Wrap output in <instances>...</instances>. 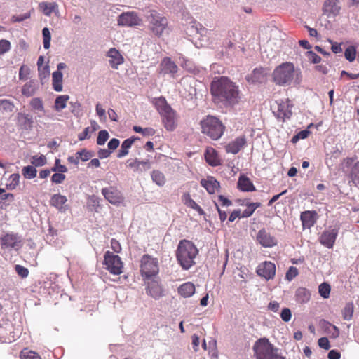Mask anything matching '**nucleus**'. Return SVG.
<instances>
[{"label": "nucleus", "instance_id": "obj_52", "mask_svg": "<svg viewBox=\"0 0 359 359\" xmlns=\"http://www.w3.org/2000/svg\"><path fill=\"white\" fill-rule=\"evenodd\" d=\"M109 137V133L106 130H100L98 133V136L97 138V144L98 145H103L107 141Z\"/></svg>", "mask_w": 359, "mask_h": 359}, {"label": "nucleus", "instance_id": "obj_11", "mask_svg": "<svg viewBox=\"0 0 359 359\" xmlns=\"http://www.w3.org/2000/svg\"><path fill=\"white\" fill-rule=\"evenodd\" d=\"M101 192L104 198L112 205L118 206L124 201L121 191L115 186L102 188Z\"/></svg>", "mask_w": 359, "mask_h": 359}, {"label": "nucleus", "instance_id": "obj_8", "mask_svg": "<svg viewBox=\"0 0 359 359\" xmlns=\"http://www.w3.org/2000/svg\"><path fill=\"white\" fill-rule=\"evenodd\" d=\"M147 19L149 29L157 36L162 35L168 25L167 18L155 10L150 11Z\"/></svg>", "mask_w": 359, "mask_h": 359}, {"label": "nucleus", "instance_id": "obj_31", "mask_svg": "<svg viewBox=\"0 0 359 359\" xmlns=\"http://www.w3.org/2000/svg\"><path fill=\"white\" fill-rule=\"evenodd\" d=\"M136 137H130L125 140L121 144V149L117 154L118 158H123L128 154V150L131 147L134 142L137 140Z\"/></svg>", "mask_w": 359, "mask_h": 359}, {"label": "nucleus", "instance_id": "obj_35", "mask_svg": "<svg viewBox=\"0 0 359 359\" xmlns=\"http://www.w3.org/2000/svg\"><path fill=\"white\" fill-rule=\"evenodd\" d=\"M53 88L57 91L60 92L62 90V73L60 71H55L53 73Z\"/></svg>", "mask_w": 359, "mask_h": 359}, {"label": "nucleus", "instance_id": "obj_54", "mask_svg": "<svg viewBox=\"0 0 359 359\" xmlns=\"http://www.w3.org/2000/svg\"><path fill=\"white\" fill-rule=\"evenodd\" d=\"M299 274L298 269L294 266H290L285 274V279L288 281H291Z\"/></svg>", "mask_w": 359, "mask_h": 359}, {"label": "nucleus", "instance_id": "obj_21", "mask_svg": "<svg viewBox=\"0 0 359 359\" xmlns=\"http://www.w3.org/2000/svg\"><path fill=\"white\" fill-rule=\"evenodd\" d=\"M246 144V138L245 135L236 138L233 141L229 142L226 147L225 149L227 153L236 154Z\"/></svg>", "mask_w": 359, "mask_h": 359}, {"label": "nucleus", "instance_id": "obj_29", "mask_svg": "<svg viewBox=\"0 0 359 359\" xmlns=\"http://www.w3.org/2000/svg\"><path fill=\"white\" fill-rule=\"evenodd\" d=\"M295 298L300 304L306 303L311 299V292L305 287H299L295 292Z\"/></svg>", "mask_w": 359, "mask_h": 359}, {"label": "nucleus", "instance_id": "obj_41", "mask_svg": "<svg viewBox=\"0 0 359 359\" xmlns=\"http://www.w3.org/2000/svg\"><path fill=\"white\" fill-rule=\"evenodd\" d=\"M260 203H249L246 204L247 208L242 212V217H250L255 210L260 207Z\"/></svg>", "mask_w": 359, "mask_h": 359}, {"label": "nucleus", "instance_id": "obj_63", "mask_svg": "<svg viewBox=\"0 0 359 359\" xmlns=\"http://www.w3.org/2000/svg\"><path fill=\"white\" fill-rule=\"evenodd\" d=\"M65 175L62 172L55 173L51 177V181L53 183L60 184L65 180Z\"/></svg>", "mask_w": 359, "mask_h": 359}, {"label": "nucleus", "instance_id": "obj_27", "mask_svg": "<svg viewBox=\"0 0 359 359\" xmlns=\"http://www.w3.org/2000/svg\"><path fill=\"white\" fill-rule=\"evenodd\" d=\"M267 75L268 72L266 69L255 68L250 75V80L252 83H262L266 80Z\"/></svg>", "mask_w": 359, "mask_h": 359}, {"label": "nucleus", "instance_id": "obj_42", "mask_svg": "<svg viewBox=\"0 0 359 359\" xmlns=\"http://www.w3.org/2000/svg\"><path fill=\"white\" fill-rule=\"evenodd\" d=\"M354 306L353 303H348L342 310L343 318L346 320H350L353 315Z\"/></svg>", "mask_w": 359, "mask_h": 359}, {"label": "nucleus", "instance_id": "obj_18", "mask_svg": "<svg viewBox=\"0 0 359 359\" xmlns=\"http://www.w3.org/2000/svg\"><path fill=\"white\" fill-rule=\"evenodd\" d=\"M338 235V229H332L324 231L319 238L320 243L324 246L332 248Z\"/></svg>", "mask_w": 359, "mask_h": 359}, {"label": "nucleus", "instance_id": "obj_2", "mask_svg": "<svg viewBox=\"0 0 359 359\" xmlns=\"http://www.w3.org/2000/svg\"><path fill=\"white\" fill-rule=\"evenodd\" d=\"M198 253L196 245L190 241H180L176 251L177 260L184 270L189 269L195 264V258Z\"/></svg>", "mask_w": 359, "mask_h": 359}, {"label": "nucleus", "instance_id": "obj_16", "mask_svg": "<svg viewBox=\"0 0 359 359\" xmlns=\"http://www.w3.org/2000/svg\"><path fill=\"white\" fill-rule=\"evenodd\" d=\"M257 241L264 248H271L276 246L278 243L276 237L272 236L265 229H262L258 231Z\"/></svg>", "mask_w": 359, "mask_h": 359}, {"label": "nucleus", "instance_id": "obj_28", "mask_svg": "<svg viewBox=\"0 0 359 359\" xmlns=\"http://www.w3.org/2000/svg\"><path fill=\"white\" fill-rule=\"evenodd\" d=\"M177 291L182 297L185 298L190 297L195 292V285L191 282H187L181 285L178 287Z\"/></svg>", "mask_w": 359, "mask_h": 359}, {"label": "nucleus", "instance_id": "obj_25", "mask_svg": "<svg viewBox=\"0 0 359 359\" xmlns=\"http://www.w3.org/2000/svg\"><path fill=\"white\" fill-rule=\"evenodd\" d=\"M160 66V72L163 74H170L174 76L178 70V67L170 57L163 58Z\"/></svg>", "mask_w": 359, "mask_h": 359}, {"label": "nucleus", "instance_id": "obj_58", "mask_svg": "<svg viewBox=\"0 0 359 359\" xmlns=\"http://www.w3.org/2000/svg\"><path fill=\"white\" fill-rule=\"evenodd\" d=\"M93 132L90 128L86 127L84 128L83 131L78 135V139L79 141H83L86 139L90 138Z\"/></svg>", "mask_w": 359, "mask_h": 359}, {"label": "nucleus", "instance_id": "obj_51", "mask_svg": "<svg viewBox=\"0 0 359 359\" xmlns=\"http://www.w3.org/2000/svg\"><path fill=\"white\" fill-rule=\"evenodd\" d=\"M11 49V43L8 40H0V55H4L5 53L9 52Z\"/></svg>", "mask_w": 359, "mask_h": 359}, {"label": "nucleus", "instance_id": "obj_5", "mask_svg": "<svg viewBox=\"0 0 359 359\" xmlns=\"http://www.w3.org/2000/svg\"><path fill=\"white\" fill-rule=\"evenodd\" d=\"M294 66L286 62L280 64L273 72V81L279 86L290 85L294 79Z\"/></svg>", "mask_w": 359, "mask_h": 359}, {"label": "nucleus", "instance_id": "obj_38", "mask_svg": "<svg viewBox=\"0 0 359 359\" xmlns=\"http://www.w3.org/2000/svg\"><path fill=\"white\" fill-rule=\"evenodd\" d=\"M69 100V96L67 95H59L55 100V109L57 111H60L65 109Z\"/></svg>", "mask_w": 359, "mask_h": 359}, {"label": "nucleus", "instance_id": "obj_46", "mask_svg": "<svg viewBox=\"0 0 359 359\" xmlns=\"http://www.w3.org/2000/svg\"><path fill=\"white\" fill-rule=\"evenodd\" d=\"M14 109V104L12 102L6 99L0 100V110L6 112H12Z\"/></svg>", "mask_w": 359, "mask_h": 359}, {"label": "nucleus", "instance_id": "obj_14", "mask_svg": "<svg viewBox=\"0 0 359 359\" xmlns=\"http://www.w3.org/2000/svg\"><path fill=\"white\" fill-rule=\"evenodd\" d=\"M13 326L8 320L0 323V343H11L14 341Z\"/></svg>", "mask_w": 359, "mask_h": 359}, {"label": "nucleus", "instance_id": "obj_6", "mask_svg": "<svg viewBox=\"0 0 359 359\" xmlns=\"http://www.w3.org/2000/svg\"><path fill=\"white\" fill-rule=\"evenodd\" d=\"M253 350L257 359H285L274 352L273 345L267 339H258L253 346Z\"/></svg>", "mask_w": 359, "mask_h": 359}, {"label": "nucleus", "instance_id": "obj_20", "mask_svg": "<svg viewBox=\"0 0 359 359\" xmlns=\"http://www.w3.org/2000/svg\"><path fill=\"white\" fill-rule=\"evenodd\" d=\"M318 214L315 210H306L301 213L300 219L304 228L310 229L316 222Z\"/></svg>", "mask_w": 359, "mask_h": 359}, {"label": "nucleus", "instance_id": "obj_47", "mask_svg": "<svg viewBox=\"0 0 359 359\" xmlns=\"http://www.w3.org/2000/svg\"><path fill=\"white\" fill-rule=\"evenodd\" d=\"M344 56L349 62H353L356 57V48L353 46H349L345 50Z\"/></svg>", "mask_w": 359, "mask_h": 359}, {"label": "nucleus", "instance_id": "obj_48", "mask_svg": "<svg viewBox=\"0 0 359 359\" xmlns=\"http://www.w3.org/2000/svg\"><path fill=\"white\" fill-rule=\"evenodd\" d=\"M350 176L355 184H359V161L353 166Z\"/></svg>", "mask_w": 359, "mask_h": 359}, {"label": "nucleus", "instance_id": "obj_60", "mask_svg": "<svg viewBox=\"0 0 359 359\" xmlns=\"http://www.w3.org/2000/svg\"><path fill=\"white\" fill-rule=\"evenodd\" d=\"M281 319L285 322H289L292 318V313L289 308H284L280 313Z\"/></svg>", "mask_w": 359, "mask_h": 359}, {"label": "nucleus", "instance_id": "obj_53", "mask_svg": "<svg viewBox=\"0 0 359 359\" xmlns=\"http://www.w3.org/2000/svg\"><path fill=\"white\" fill-rule=\"evenodd\" d=\"M32 163L35 166H43L46 163V158L44 155H35L32 157Z\"/></svg>", "mask_w": 359, "mask_h": 359}, {"label": "nucleus", "instance_id": "obj_49", "mask_svg": "<svg viewBox=\"0 0 359 359\" xmlns=\"http://www.w3.org/2000/svg\"><path fill=\"white\" fill-rule=\"evenodd\" d=\"M43 37V47L45 49H48L50 46L51 35L48 28L45 27L42 30Z\"/></svg>", "mask_w": 359, "mask_h": 359}, {"label": "nucleus", "instance_id": "obj_33", "mask_svg": "<svg viewBox=\"0 0 359 359\" xmlns=\"http://www.w3.org/2000/svg\"><path fill=\"white\" fill-rule=\"evenodd\" d=\"M18 242V237L15 234L7 233L1 238V245L6 248H14Z\"/></svg>", "mask_w": 359, "mask_h": 359}, {"label": "nucleus", "instance_id": "obj_36", "mask_svg": "<svg viewBox=\"0 0 359 359\" xmlns=\"http://www.w3.org/2000/svg\"><path fill=\"white\" fill-rule=\"evenodd\" d=\"M182 201L187 207L196 210L200 213L203 212L202 208L191 198L189 193H184L182 196Z\"/></svg>", "mask_w": 359, "mask_h": 359}, {"label": "nucleus", "instance_id": "obj_24", "mask_svg": "<svg viewBox=\"0 0 359 359\" xmlns=\"http://www.w3.org/2000/svg\"><path fill=\"white\" fill-rule=\"evenodd\" d=\"M201 185L204 187L210 194H215L220 187L219 182L212 176L201 180Z\"/></svg>", "mask_w": 359, "mask_h": 359}, {"label": "nucleus", "instance_id": "obj_1", "mask_svg": "<svg viewBox=\"0 0 359 359\" xmlns=\"http://www.w3.org/2000/svg\"><path fill=\"white\" fill-rule=\"evenodd\" d=\"M210 93L215 102L233 107L240 101L238 86L226 76L215 79L210 85Z\"/></svg>", "mask_w": 359, "mask_h": 359}, {"label": "nucleus", "instance_id": "obj_62", "mask_svg": "<svg viewBox=\"0 0 359 359\" xmlns=\"http://www.w3.org/2000/svg\"><path fill=\"white\" fill-rule=\"evenodd\" d=\"M44 62V58L43 56H40L38 59V61H37V66H38V69H39V72H41V71L43 72V73L44 74H49V72H48V66H45L44 67L42 68V65H43V63Z\"/></svg>", "mask_w": 359, "mask_h": 359}, {"label": "nucleus", "instance_id": "obj_59", "mask_svg": "<svg viewBox=\"0 0 359 359\" xmlns=\"http://www.w3.org/2000/svg\"><path fill=\"white\" fill-rule=\"evenodd\" d=\"M60 163V159H56L55 166L51 168V171H53V172L58 171V172H62V173L67 172V167L65 165H61Z\"/></svg>", "mask_w": 359, "mask_h": 359}, {"label": "nucleus", "instance_id": "obj_26", "mask_svg": "<svg viewBox=\"0 0 359 359\" xmlns=\"http://www.w3.org/2000/svg\"><path fill=\"white\" fill-rule=\"evenodd\" d=\"M206 162L211 166H218L221 164V159L217 151L212 147H208L205 152Z\"/></svg>", "mask_w": 359, "mask_h": 359}, {"label": "nucleus", "instance_id": "obj_30", "mask_svg": "<svg viewBox=\"0 0 359 359\" xmlns=\"http://www.w3.org/2000/svg\"><path fill=\"white\" fill-rule=\"evenodd\" d=\"M39 9L46 16H50V15L57 10L58 6L55 2H41L39 5Z\"/></svg>", "mask_w": 359, "mask_h": 359}, {"label": "nucleus", "instance_id": "obj_32", "mask_svg": "<svg viewBox=\"0 0 359 359\" xmlns=\"http://www.w3.org/2000/svg\"><path fill=\"white\" fill-rule=\"evenodd\" d=\"M128 166L134 168L137 171H142L150 169L151 165L149 161H139L135 159L132 161H128Z\"/></svg>", "mask_w": 359, "mask_h": 359}, {"label": "nucleus", "instance_id": "obj_15", "mask_svg": "<svg viewBox=\"0 0 359 359\" xmlns=\"http://www.w3.org/2000/svg\"><path fill=\"white\" fill-rule=\"evenodd\" d=\"M147 281L146 293L151 297L158 299L163 295V291L160 284V280L158 278H150Z\"/></svg>", "mask_w": 359, "mask_h": 359}, {"label": "nucleus", "instance_id": "obj_22", "mask_svg": "<svg viewBox=\"0 0 359 359\" xmlns=\"http://www.w3.org/2000/svg\"><path fill=\"white\" fill-rule=\"evenodd\" d=\"M237 188L244 192H252L256 190L252 182L245 174L240 175L237 182Z\"/></svg>", "mask_w": 359, "mask_h": 359}, {"label": "nucleus", "instance_id": "obj_50", "mask_svg": "<svg viewBox=\"0 0 359 359\" xmlns=\"http://www.w3.org/2000/svg\"><path fill=\"white\" fill-rule=\"evenodd\" d=\"M30 106L34 110H38L40 111H43V110H44L43 102H42L41 99H40L39 97L33 98L30 101Z\"/></svg>", "mask_w": 359, "mask_h": 359}, {"label": "nucleus", "instance_id": "obj_55", "mask_svg": "<svg viewBox=\"0 0 359 359\" xmlns=\"http://www.w3.org/2000/svg\"><path fill=\"white\" fill-rule=\"evenodd\" d=\"M77 154L78 156L80 158V160L83 162L88 161L93 156V153L90 151L86 150V149L77 151Z\"/></svg>", "mask_w": 359, "mask_h": 359}, {"label": "nucleus", "instance_id": "obj_34", "mask_svg": "<svg viewBox=\"0 0 359 359\" xmlns=\"http://www.w3.org/2000/svg\"><path fill=\"white\" fill-rule=\"evenodd\" d=\"M18 121L26 130L31 129L33 126V117L29 114L19 113L18 114Z\"/></svg>", "mask_w": 359, "mask_h": 359}, {"label": "nucleus", "instance_id": "obj_40", "mask_svg": "<svg viewBox=\"0 0 359 359\" xmlns=\"http://www.w3.org/2000/svg\"><path fill=\"white\" fill-rule=\"evenodd\" d=\"M20 177V176L18 173L12 174L8 179V182L6 185V189L9 190L15 189L19 185Z\"/></svg>", "mask_w": 359, "mask_h": 359}, {"label": "nucleus", "instance_id": "obj_43", "mask_svg": "<svg viewBox=\"0 0 359 359\" xmlns=\"http://www.w3.org/2000/svg\"><path fill=\"white\" fill-rule=\"evenodd\" d=\"M331 287L327 283H323L318 286V292L320 295L324 298L327 299L330 297Z\"/></svg>", "mask_w": 359, "mask_h": 359}, {"label": "nucleus", "instance_id": "obj_10", "mask_svg": "<svg viewBox=\"0 0 359 359\" xmlns=\"http://www.w3.org/2000/svg\"><path fill=\"white\" fill-rule=\"evenodd\" d=\"M278 109L275 112L276 118L284 122L290 119L292 115V109L293 104L289 98L280 100L278 102Z\"/></svg>", "mask_w": 359, "mask_h": 359}, {"label": "nucleus", "instance_id": "obj_37", "mask_svg": "<svg viewBox=\"0 0 359 359\" xmlns=\"http://www.w3.org/2000/svg\"><path fill=\"white\" fill-rule=\"evenodd\" d=\"M36 90V83L34 81H29L22 86V94L26 97H31L35 93Z\"/></svg>", "mask_w": 359, "mask_h": 359}, {"label": "nucleus", "instance_id": "obj_12", "mask_svg": "<svg viewBox=\"0 0 359 359\" xmlns=\"http://www.w3.org/2000/svg\"><path fill=\"white\" fill-rule=\"evenodd\" d=\"M118 25L122 27H135L140 26L142 23V20L139 18L137 13L135 11H128L121 13L117 20Z\"/></svg>", "mask_w": 359, "mask_h": 359}, {"label": "nucleus", "instance_id": "obj_13", "mask_svg": "<svg viewBox=\"0 0 359 359\" xmlns=\"http://www.w3.org/2000/svg\"><path fill=\"white\" fill-rule=\"evenodd\" d=\"M256 272L266 280H271L276 275V265L271 262L265 261L258 265Z\"/></svg>", "mask_w": 359, "mask_h": 359}, {"label": "nucleus", "instance_id": "obj_45", "mask_svg": "<svg viewBox=\"0 0 359 359\" xmlns=\"http://www.w3.org/2000/svg\"><path fill=\"white\" fill-rule=\"evenodd\" d=\"M36 169L31 165L25 166L22 169V175L27 179H32L36 176Z\"/></svg>", "mask_w": 359, "mask_h": 359}, {"label": "nucleus", "instance_id": "obj_19", "mask_svg": "<svg viewBox=\"0 0 359 359\" xmlns=\"http://www.w3.org/2000/svg\"><path fill=\"white\" fill-rule=\"evenodd\" d=\"M106 55L109 58V62L110 66L114 69H117L118 66L124 62L123 55L121 54L119 50L115 48H110L107 52Z\"/></svg>", "mask_w": 359, "mask_h": 359}, {"label": "nucleus", "instance_id": "obj_57", "mask_svg": "<svg viewBox=\"0 0 359 359\" xmlns=\"http://www.w3.org/2000/svg\"><path fill=\"white\" fill-rule=\"evenodd\" d=\"M30 74L29 68L26 65L21 66L19 71V79L20 80H27Z\"/></svg>", "mask_w": 359, "mask_h": 359}, {"label": "nucleus", "instance_id": "obj_64", "mask_svg": "<svg viewBox=\"0 0 359 359\" xmlns=\"http://www.w3.org/2000/svg\"><path fill=\"white\" fill-rule=\"evenodd\" d=\"M318 346L325 350H328L330 347L329 340L327 337H321L318 339Z\"/></svg>", "mask_w": 359, "mask_h": 359}, {"label": "nucleus", "instance_id": "obj_9", "mask_svg": "<svg viewBox=\"0 0 359 359\" xmlns=\"http://www.w3.org/2000/svg\"><path fill=\"white\" fill-rule=\"evenodd\" d=\"M103 264L111 274L120 275L123 273V263L121 257L110 251L104 253Z\"/></svg>", "mask_w": 359, "mask_h": 359}, {"label": "nucleus", "instance_id": "obj_3", "mask_svg": "<svg viewBox=\"0 0 359 359\" xmlns=\"http://www.w3.org/2000/svg\"><path fill=\"white\" fill-rule=\"evenodd\" d=\"M152 102L160 114L165 129L168 131H173L177 127L176 111L168 104L163 96L154 98Z\"/></svg>", "mask_w": 359, "mask_h": 359}, {"label": "nucleus", "instance_id": "obj_23", "mask_svg": "<svg viewBox=\"0 0 359 359\" xmlns=\"http://www.w3.org/2000/svg\"><path fill=\"white\" fill-rule=\"evenodd\" d=\"M67 198L60 194H53L50 200V205L57 208L60 212H65L67 210L66 205Z\"/></svg>", "mask_w": 359, "mask_h": 359}, {"label": "nucleus", "instance_id": "obj_61", "mask_svg": "<svg viewBox=\"0 0 359 359\" xmlns=\"http://www.w3.org/2000/svg\"><path fill=\"white\" fill-rule=\"evenodd\" d=\"M307 57L309 60L313 64H318L321 60V57L313 51H308Z\"/></svg>", "mask_w": 359, "mask_h": 359}, {"label": "nucleus", "instance_id": "obj_4", "mask_svg": "<svg viewBox=\"0 0 359 359\" xmlns=\"http://www.w3.org/2000/svg\"><path fill=\"white\" fill-rule=\"evenodd\" d=\"M201 131L213 140H217L224 134L225 126L217 118L207 116L201 121Z\"/></svg>", "mask_w": 359, "mask_h": 359}, {"label": "nucleus", "instance_id": "obj_44", "mask_svg": "<svg viewBox=\"0 0 359 359\" xmlns=\"http://www.w3.org/2000/svg\"><path fill=\"white\" fill-rule=\"evenodd\" d=\"M20 357L22 359H41V357L33 351L28 348H24L20 353Z\"/></svg>", "mask_w": 359, "mask_h": 359}, {"label": "nucleus", "instance_id": "obj_7", "mask_svg": "<svg viewBox=\"0 0 359 359\" xmlns=\"http://www.w3.org/2000/svg\"><path fill=\"white\" fill-rule=\"evenodd\" d=\"M140 272L144 280H149L158 273V262L156 258L144 255L140 261Z\"/></svg>", "mask_w": 359, "mask_h": 359}, {"label": "nucleus", "instance_id": "obj_56", "mask_svg": "<svg viewBox=\"0 0 359 359\" xmlns=\"http://www.w3.org/2000/svg\"><path fill=\"white\" fill-rule=\"evenodd\" d=\"M15 270L18 275L22 278H27L29 275V270L22 265H15Z\"/></svg>", "mask_w": 359, "mask_h": 359}, {"label": "nucleus", "instance_id": "obj_39", "mask_svg": "<svg viewBox=\"0 0 359 359\" xmlns=\"http://www.w3.org/2000/svg\"><path fill=\"white\" fill-rule=\"evenodd\" d=\"M151 179L159 187L163 186L166 182L164 174L159 170H154L151 172Z\"/></svg>", "mask_w": 359, "mask_h": 359}, {"label": "nucleus", "instance_id": "obj_17", "mask_svg": "<svg viewBox=\"0 0 359 359\" xmlns=\"http://www.w3.org/2000/svg\"><path fill=\"white\" fill-rule=\"evenodd\" d=\"M341 11L340 3L338 0H325L323 11L328 18L338 15Z\"/></svg>", "mask_w": 359, "mask_h": 359}]
</instances>
